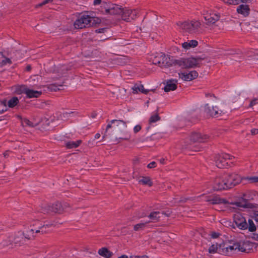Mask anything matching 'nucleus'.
<instances>
[{
	"instance_id": "nucleus-7",
	"label": "nucleus",
	"mask_w": 258,
	"mask_h": 258,
	"mask_svg": "<svg viewBox=\"0 0 258 258\" xmlns=\"http://www.w3.org/2000/svg\"><path fill=\"white\" fill-rule=\"evenodd\" d=\"M177 24L185 31L192 33L197 30L201 26V23L198 21H185L178 22Z\"/></svg>"
},
{
	"instance_id": "nucleus-34",
	"label": "nucleus",
	"mask_w": 258,
	"mask_h": 258,
	"mask_svg": "<svg viewBox=\"0 0 258 258\" xmlns=\"http://www.w3.org/2000/svg\"><path fill=\"white\" fill-rule=\"evenodd\" d=\"M27 90L28 88L25 85L19 86L16 88V92L18 94H21L22 93H25L26 94Z\"/></svg>"
},
{
	"instance_id": "nucleus-17",
	"label": "nucleus",
	"mask_w": 258,
	"mask_h": 258,
	"mask_svg": "<svg viewBox=\"0 0 258 258\" xmlns=\"http://www.w3.org/2000/svg\"><path fill=\"white\" fill-rule=\"evenodd\" d=\"M239 247V252H244L248 253L252 248V243L248 241H238Z\"/></svg>"
},
{
	"instance_id": "nucleus-56",
	"label": "nucleus",
	"mask_w": 258,
	"mask_h": 258,
	"mask_svg": "<svg viewBox=\"0 0 258 258\" xmlns=\"http://www.w3.org/2000/svg\"><path fill=\"white\" fill-rule=\"evenodd\" d=\"M96 116H97V113L95 112H93L91 114V117L92 118H95L96 117Z\"/></svg>"
},
{
	"instance_id": "nucleus-36",
	"label": "nucleus",
	"mask_w": 258,
	"mask_h": 258,
	"mask_svg": "<svg viewBox=\"0 0 258 258\" xmlns=\"http://www.w3.org/2000/svg\"><path fill=\"white\" fill-rule=\"evenodd\" d=\"M160 117L157 112L155 114L152 115L149 119V123H152L157 122L160 119Z\"/></svg>"
},
{
	"instance_id": "nucleus-5",
	"label": "nucleus",
	"mask_w": 258,
	"mask_h": 258,
	"mask_svg": "<svg viewBox=\"0 0 258 258\" xmlns=\"http://www.w3.org/2000/svg\"><path fill=\"white\" fill-rule=\"evenodd\" d=\"M233 158L232 156L226 153L216 155L215 157V162L217 167L219 168H227L228 165V160Z\"/></svg>"
},
{
	"instance_id": "nucleus-30",
	"label": "nucleus",
	"mask_w": 258,
	"mask_h": 258,
	"mask_svg": "<svg viewBox=\"0 0 258 258\" xmlns=\"http://www.w3.org/2000/svg\"><path fill=\"white\" fill-rule=\"evenodd\" d=\"M82 141L80 140L76 141H69L66 143L65 145L67 149H73L79 147Z\"/></svg>"
},
{
	"instance_id": "nucleus-61",
	"label": "nucleus",
	"mask_w": 258,
	"mask_h": 258,
	"mask_svg": "<svg viewBox=\"0 0 258 258\" xmlns=\"http://www.w3.org/2000/svg\"><path fill=\"white\" fill-rule=\"evenodd\" d=\"M254 220L257 222H258V214H255L254 215Z\"/></svg>"
},
{
	"instance_id": "nucleus-40",
	"label": "nucleus",
	"mask_w": 258,
	"mask_h": 258,
	"mask_svg": "<svg viewBox=\"0 0 258 258\" xmlns=\"http://www.w3.org/2000/svg\"><path fill=\"white\" fill-rule=\"evenodd\" d=\"M225 3L230 5H237L236 0H223Z\"/></svg>"
},
{
	"instance_id": "nucleus-37",
	"label": "nucleus",
	"mask_w": 258,
	"mask_h": 258,
	"mask_svg": "<svg viewBox=\"0 0 258 258\" xmlns=\"http://www.w3.org/2000/svg\"><path fill=\"white\" fill-rule=\"evenodd\" d=\"M52 226V224H46V225H43V226L39 227V229L36 230L35 233H45L46 232V230L45 229L46 227H48Z\"/></svg>"
},
{
	"instance_id": "nucleus-1",
	"label": "nucleus",
	"mask_w": 258,
	"mask_h": 258,
	"mask_svg": "<svg viewBox=\"0 0 258 258\" xmlns=\"http://www.w3.org/2000/svg\"><path fill=\"white\" fill-rule=\"evenodd\" d=\"M100 22L101 20L97 18L84 15L75 21L74 25L76 29H83L93 26Z\"/></svg>"
},
{
	"instance_id": "nucleus-53",
	"label": "nucleus",
	"mask_w": 258,
	"mask_h": 258,
	"mask_svg": "<svg viewBox=\"0 0 258 258\" xmlns=\"http://www.w3.org/2000/svg\"><path fill=\"white\" fill-rule=\"evenodd\" d=\"M131 258H149L148 256L144 255L142 256H131Z\"/></svg>"
},
{
	"instance_id": "nucleus-23",
	"label": "nucleus",
	"mask_w": 258,
	"mask_h": 258,
	"mask_svg": "<svg viewBox=\"0 0 258 258\" xmlns=\"http://www.w3.org/2000/svg\"><path fill=\"white\" fill-rule=\"evenodd\" d=\"M249 11V7L247 5H240L237 8V13L242 15L244 17H247L248 16Z\"/></svg>"
},
{
	"instance_id": "nucleus-58",
	"label": "nucleus",
	"mask_w": 258,
	"mask_h": 258,
	"mask_svg": "<svg viewBox=\"0 0 258 258\" xmlns=\"http://www.w3.org/2000/svg\"><path fill=\"white\" fill-rule=\"evenodd\" d=\"M100 137V134L99 133H97L95 135V139H97Z\"/></svg>"
},
{
	"instance_id": "nucleus-19",
	"label": "nucleus",
	"mask_w": 258,
	"mask_h": 258,
	"mask_svg": "<svg viewBox=\"0 0 258 258\" xmlns=\"http://www.w3.org/2000/svg\"><path fill=\"white\" fill-rule=\"evenodd\" d=\"M177 80L176 79H170L167 80L166 84L164 88V90L166 92L170 91H174L177 88Z\"/></svg>"
},
{
	"instance_id": "nucleus-60",
	"label": "nucleus",
	"mask_w": 258,
	"mask_h": 258,
	"mask_svg": "<svg viewBox=\"0 0 258 258\" xmlns=\"http://www.w3.org/2000/svg\"><path fill=\"white\" fill-rule=\"evenodd\" d=\"M118 258H128L127 255L125 254H123L120 256H119Z\"/></svg>"
},
{
	"instance_id": "nucleus-52",
	"label": "nucleus",
	"mask_w": 258,
	"mask_h": 258,
	"mask_svg": "<svg viewBox=\"0 0 258 258\" xmlns=\"http://www.w3.org/2000/svg\"><path fill=\"white\" fill-rule=\"evenodd\" d=\"M252 0H236L237 4L239 3V2H241L242 3H250Z\"/></svg>"
},
{
	"instance_id": "nucleus-59",
	"label": "nucleus",
	"mask_w": 258,
	"mask_h": 258,
	"mask_svg": "<svg viewBox=\"0 0 258 258\" xmlns=\"http://www.w3.org/2000/svg\"><path fill=\"white\" fill-rule=\"evenodd\" d=\"M107 136H108L107 133H106V131H105L104 135L102 137V140H104L105 139V138H106V137H107Z\"/></svg>"
},
{
	"instance_id": "nucleus-51",
	"label": "nucleus",
	"mask_w": 258,
	"mask_h": 258,
	"mask_svg": "<svg viewBox=\"0 0 258 258\" xmlns=\"http://www.w3.org/2000/svg\"><path fill=\"white\" fill-rule=\"evenodd\" d=\"M219 233L215 232H213L211 234V237L213 238H216L219 237Z\"/></svg>"
},
{
	"instance_id": "nucleus-31",
	"label": "nucleus",
	"mask_w": 258,
	"mask_h": 258,
	"mask_svg": "<svg viewBox=\"0 0 258 258\" xmlns=\"http://www.w3.org/2000/svg\"><path fill=\"white\" fill-rule=\"evenodd\" d=\"M160 212L159 211L152 212H151L148 217L153 222H156L159 220L160 218Z\"/></svg>"
},
{
	"instance_id": "nucleus-24",
	"label": "nucleus",
	"mask_w": 258,
	"mask_h": 258,
	"mask_svg": "<svg viewBox=\"0 0 258 258\" xmlns=\"http://www.w3.org/2000/svg\"><path fill=\"white\" fill-rule=\"evenodd\" d=\"M132 89L134 94L141 92L144 94H147L149 92V90L144 89L143 85L141 84H136L132 88Z\"/></svg>"
},
{
	"instance_id": "nucleus-16",
	"label": "nucleus",
	"mask_w": 258,
	"mask_h": 258,
	"mask_svg": "<svg viewBox=\"0 0 258 258\" xmlns=\"http://www.w3.org/2000/svg\"><path fill=\"white\" fill-rule=\"evenodd\" d=\"M180 78L184 81H190L196 79L198 76V73L196 71H192L188 73H178Z\"/></svg>"
},
{
	"instance_id": "nucleus-47",
	"label": "nucleus",
	"mask_w": 258,
	"mask_h": 258,
	"mask_svg": "<svg viewBox=\"0 0 258 258\" xmlns=\"http://www.w3.org/2000/svg\"><path fill=\"white\" fill-rule=\"evenodd\" d=\"M156 166V163L154 161H153V162L150 163L147 165V167L149 168H152L155 167Z\"/></svg>"
},
{
	"instance_id": "nucleus-3",
	"label": "nucleus",
	"mask_w": 258,
	"mask_h": 258,
	"mask_svg": "<svg viewBox=\"0 0 258 258\" xmlns=\"http://www.w3.org/2000/svg\"><path fill=\"white\" fill-rule=\"evenodd\" d=\"M111 123H113V127L116 132L123 133V136L119 138H116L115 141L117 143L120 142V140H128L131 136L127 132L124 131L126 128V123L122 120L113 119L111 120Z\"/></svg>"
},
{
	"instance_id": "nucleus-9",
	"label": "nucleus",
	"mask_w": 258,
	"mask_h": 258,
	"mask_svg": "<svg viewBox=\"0 0 258 258\" xmlns=\"http://www.w3.org/2000/svg\"><path fill=\"white\" fill-rule=\"evenodd\" d=\"M225 180L228 186V189L238 184L241 181V177L235 173L225 174Z\"/></svg>"
},
{
	"instance_id": "nucleus-21",
	"label": "nucleus",
	"mask_w": 258,
	"mask_h": 258,
	"mask_svg": "<svg viewBox=\"0 0 258 258\" xmlns=\"http://www.w3.org/2000/svg\"><path fill=\"white\" fill-rule=\"evenodd\" d=\"M204 18L207 24H213L219 20L220 15L215 13L207 14Z\"/></svg>"
},
{
	"instance_id": "nucleus-8",
	"label": "nucleus",
	"mask_w": 258,
	"mask_h": 258,
	"mask_svg": "<svg viewBox=\"0 0 258 258\" xmlns=\"http://www.w3.org/2000/svg\"><path fill=\"white\" fill-rule=\"evenodd\" d=\"M253 199L252 195L249 192H247L243 195L242 197L239 199L238 201L234 203V205L238 207L244 208H252L253 205L249 203L248 201Z\"/></svg>"
},
{
	"instance_id": "nucleus-29",
	"label": "nucleus",
	"mask_w": 258,
	"mask_h": 258,
	"mask_svg": "<svg viewBox=\"0 0 258 258\" xmlns=\"http://www.w3.org/2000/svg\"><path fill=\"white\" fill-rule=\"evenodd\" d=\"M27 91L26 95L29 98L33 97L37 98L39 97L42 94L41 91H35L29 89H28Z\"/></svg>"
},
{
	"instance_id": "nucleus-57",
	"label": "nucleus",
	"mask_w": 258,
	"mask_h": 258,
	"mask_svg": "<svg viewBox=\"0 0 258 258\" xmlns=\"http://www.w3.org/2000/svg\"><path fill=\"white\" fill-rule=\"evenodd\" d=\"M205 96H206V97H212V96L214 97V94H210V93H206L205 94Z\"/></svg>"
},
{
	"instance_id": "nucleus-28",
	"label": "nucleus",
	"mask_w": 258,
	"mask_h": 258,
	"mask_svg": "<svg viewBox=\"0 0 258 258\" xmlns=\"http://www.w3.org/2000/svg\"><path fill=\"white\" fill-rule=\"evenodd\" d=\"M198 44V42L196 40H191L189 42H185L182 43V47L185 49H188L190 48L196 47Z\"/></svg>"
},
{
	"instance_id": "nucleus-42",
	"label": "nucleus",
	"mask_w": 258,
	"mask_h": 258,
	"mask_svg": "<svg viewBox=\"0 0 258 258\" xmlns=\"http://www.w3.org/2000/svg\"><path fill=\"white\" fill-rule=\"evenodd\" d=\"M249 180L252 183L258 182V177H251L249 178Z\"/></svg>"
},
{
	"instance_id": "nucleus-45",
	"label": "nucleus",
	"mask_w": 258,
	"mask_h": 258,
	"mask_svg": "<svg viewBox=\"0 0 258 258\" xmlns=\"http://www.w3.org/2000/svg\"><path fill=\"white\" fill-rule=\"evenodd\" d=\"M107 30L106 28H102L95 30L96 33H104Z\"/></svg>"
},
{
	"instance_id": "nucleus-62",
	"label": "nucleus",
	"mask_w": 258,
	"mask_h": 258,
	"mask_svg": "<svg viewBox=\"0 0 258 258\" xmlns=\"http://www.w3.org/2000/svg\"><path fill=\"white\" fill-rule=\"evenodd\" d=\"M31 69V67L30 65H28L27 67H26V70L27 71H30Z\"/></svg>"
},
{
	"instance_id": "nucleus-54",
	"label": "nucleus",
	"mask_w": 258,
	"mask_h": 258,
	"mask_svg": "<svg viewBox=\"0 0 258 258\" xmlns=\"http://www.w3.org/2000/svg\"><path fill=\"white\" fill-rule=\"evenodd\" d=\"M10 153H11V152L10 151H6L5 153H4V156L5 158L8 157L9 156V155H10Z\"/></svg>"
},
{
	"instance_id": "nucleus-13",
	"label": "nucleus",
	"mask_w": 258,
	"mask_h": 258,
	"mask_svg": "<svg viewBox=\"0 0 258 258\" xmlns=\"http://www.w3.org/2000/svg\"><path fill=\"white\" fill-rule=\"evenodd\" d=\"M213 187L215 190H222L228 189V186L225 180L224 175L217 177L213 182Z\"/></svg>"
},
{
	"instance_id": "nucleus-18",
	"label": "nucleus",
	"mask_w": 258,
	"mask_h": 258,
	"mask_svg": "<svg viewBox=\"0 0 258 258\" xmlns=\"http://www.w3.org/2000/svg\"><path fill=\"white\" fill-rule=\"evenodd\" d=\"M161 59L160 60H158L157 61V63L158 64L161 63V61H162V64L164 66L169 67L170 66H172L173 65L174 66V64L173 63V61L174 60H176V59H170V57L168 56H166L164 54H162L161 56ZM155 63H156V62H154Z\"/></svg>"
},
{
	"instance_id": "nucleus-20",
	"label": "nucleus",
	"mask_w": 258,
	"mask_h": 258,
	"mask_svg": "<svg viewBox=\"0 0 258 258\" xmlns=\"http://www.w3.org/2000/svg\"><path fill=\"white\" fill-rule=\"evenodd\" d=\"M25 238L29 239L25 236L23 233L18 232V233L15 236L13 240V242L15 246H20L21 244L24 243L25 241Z\"/></svg>"
},
{
	"instance_id": "nucleus-63",
	"label": "nucleus",
	"mask_w": 258,
	"mask_h": 258,
	"mask_svg": "<svg viewBox=\"0 0 258 258\" xmlns=\"http://www.w3.org/2000/svg\"><path fill=\"white\" fill-rule=\"evenodd\" d=\"M162 214L165 215L167 217L169 216V215H170V213L167 214V213H166L165 212H164V211L162 212Z\"/></svg>"
},
{
	"instance_id": "nucleus-25",
	"label": "nucleus",
	"mask_w": 258,
	"mask_h": 258,
	"mask_svg": "<svg viewBox=\"0 0 258 258\" xmlns=\"http://www.w3.org/2000/svg\"><path fill=\"white\" fill-rule=\"evenodd\" d=\"M248 222L249 223V231L250 232L255 231V233L253 234V238L256 240H258V226H256L252 220L250 219H248Z\"/></svg>"
},
{
	"instance_id": "nucleus-4",
	"label": "nucleus",
	"mask_w": 258,
	"mask_h": 258,
	"mask_svg": "<svg viewBox=\"0 0 258 258\" xmlns=\"http://www.w3.org/2000/svg\"><path fill=\"white\" fill-rule=\"evenodd\" d=\"M63 210L61 203L57 202L52 205L45 204L41 206L39 210L40 212L43 213H50L51 212L60 213Z\"/></svg>"
},
{
	"instance_id": "nucleus-32",
	"label": "nucleus",
	"mask_w": 258,
	"mask_h": 258,
	"mask_svg": "<svg viewBox=\"0 0 258 258\" xmlns=\"http://www.w3.org/2000/svg\"><path fill=\"white\" fill-rule=\"evenodd\" d=\"M139 183L143 185H147L149 186H151L153 185L152 181L151 180L150 178L148 176H143L142 179L139 180Z\"/></svg>"
},
{
	"instance_id": "nucleus-43",
	"label": "nucleus",
	"mask_w": 258,
	"mask_h": 258,
	"mask_svg": "<svg viewBox=\"0 0 258 258\" xmlns=\"http://www.w3.org/2000/svg\"><path fill=\"white\" fill-rule=\"evenodd\" d=\"M187 149L192 150L195 152H197L200 151L199 148L198 147H191V146H188L187 147Z\"/></svg>"
},
{
	"instance_id": "nucleus-39",
	"label": "nucleus",
	"mask_w": 258,
	"mask_h": 258,
	"mask_svg": "<svg viewBox=\"0 0 258 258\" xmlns=\"http://www.w3.org/2000/svg\"><path fill=\"white\" fill-rule=\"evenodd\" d=\"M7 63L11 64L12 61L9 58H6L5 59L3 60L1 62L2 66L6 65Z\"/></svg>"
},
{
	"instance_id": "nucleus-55",
	"label": "nucleus",
	"mask_w": 258,
	"mask_h": 258,
	"mask_svg": "<svg viewBox=\"0 0 258 258\" xmlns=\"http://www.w3.org/2000/svg\"><path fill=\"white\" fill-rule=\"evenodd\" d=\"M101 0H94V5H99V4H101Z\"/></svg>"
},
{
	"instance_id": "nucleus-50",
	"label": "nucleus",
	"mask_w": 258,
	"mask_h": 258,
	"mask_svg": "<svg viewBox=\"0 0 258 258\" xmlns=\"http://www.w3.org/2000/svg\"><path fill=\"white\" fill-rule=\"evenodd\" d=\"M251 134L252 135H255L258 134V129L257 128H252L250 131Z\"/></svg>"
},
{
	"instance_id": "nucleus-64",
	"label": "nucleus",
	"mask_w": 258,
	"mask_h": 258,
	"mask_svg": "<svg viewBox=\"0 0 258 258\" xmlns=\"http://www.w3.org/2000/svg\"><path fill=\"white\" fill-rule=\"evenodd\" d=\"M164 161H165V160H164V159H163V158H162V159H160V163H162V164H164Z\"/></svg>"
},
{
	"instance_id": "nucleus-22",
	"label": "nucleus",
	"mask_w": 258,
	"mask_h": 258,
	"mask_svg": "<svg viewBox=\"0 0 258 258\" xmlns=\"http://www.w3.org/2000/svg\"><path fill=\"white\" fill-rule=\"evenodd\" d=\"M207 201L213 205L221 204H226L228 203V202L226 199L221 198L218 196H215L210 198L207 200Z\"/></svg>"
},
{
	"instance_id": "nucleus-14",
	"label": "nucleus",
	"mask_w": 258,
	"mask_h": 258,
	"mask_svg": "<svg viewBox=\"0 0 258 258\" xmlns=\"http://www.w3.org/2000/svg\"><path fill=\"white\" fill-rule=\"evenodd\" d=\"M210 139V136L200 133H192L190 136V140L194 143H205Z\"/></svg>"
},
{
	"instance_id": "nucleus-11",
	"label": "nucleus",
	"mask_w": 258,
	"mask_h": 258,
	"mask_svg": "<svg viewBox=\"0 0 258 258\" xmlns=\"http://www.w3.org/2000/svg\"><path fill=\"white\" fill-rule=\"evenodd\" d=\"M204 112L208 116L215 118L219 117L225 113L223 110H220L217 106H210L209 104L205 105Z\"/></svg>"
},
{
	"instance_id": "nucleus-12",
	"label": "nucleus",
	"mask_w": 258,
	"mask_h": 258,
	"mask_svg": "<svg viewBox=\"0 0 258 258\" xmlns=\"http://www.w3.org/2000/svg\"><path fill=\"white\" fill-rule=\"evenodd\" d=\"M230 244L227 243H222L221 247H222V252L223 255H229L233 251H237L239 252V247L238 241H231L229 242Z\"/></svg>"
},
{
	"instance_id": "nucleus-48",
	"label": "nucleus",
	"mask_w": 258,
	"mask_h": 258,
	"mask_svg": "<svg viewBox=\"0 0 258 258\" xmlns=\"http://www.w3.org/2000/svg\"><path fill=\"white\" fill-rule=\"evenodd\" d=\"M52 0H44L41 4L39 5V6H42L44 5H46L48 3L52 2Z\"/></svg>"
},
{
	"instance_id": "nucleus-10",
	"label": "nucleus",
	"mask_w": 258,
	"mask_h": 258,
	"mask_svg": "<svg viewBox=\"0 0 258 258\" xmlns=\"http://www.w3.org/2000/svg\"><path fill=\"white\" fill-rule=\"evenodd\" d=\"M233 221L237 227L241 230H249V223L247 222L245 218L240 213L233 215Z\"/></svg>"
},
{
	"instance_id": "nucleus-49",
	"label": "nucleus",
	"mask_w": 258,
	"mask_h": 258,
	"mask_svg": "<svg viewBox=\"0 0 258 258\" xmlns=\"http://www.w3.org/2000/svg\"><path fill=\"white\" fill-rule=\"evenodd\" d=\"M111 127H113V123H111V121H110L108 124L106 126V133H107L108 130Z\"/></svg>"
},
{
	"instance_id": "nucleus-46",
	"label": "nucleus",
	"mask_w": 258,
	"mask_h": 258,
	"mask_svg": "<svg viewBox=\"0 0 258 258\" xmlns=\"http://www.w3.org/2000/svg\"><path fill=\"white\" fill-rule=\"evenodd\" d=\"M141 128L142 127L140 125H137L134 128V132L135 133H137L139 132L141 130Z\"/></svg>"
},
{
	"instance_id": "nucleus-41",
	"label": "nucleus",
	"mask_w": 258,
	"mask_h": 258,
	"mask_svg": "<svg viewBox=\"0 0 258 258\" xmlns=\"http://www.w3.org/2000/svg\"><path fill=\"white\" fill-rule=\"evenodd\" d=\"M73 112H64L61 115V117L62 118H68V117H69L70 116L71 114H73Z\"/></svg>"
},
{
	"instance_id": "nucleus-27",
	"label": "nucleus",
	"mask_w": 258,
	"mask_h": 258,
	"mask_svg": "<svg viewBox=\"0 0 258 258\" xmlns=\"http://www.w3.org/2000/svg\"><path fill=\"white\" fill-rule=\"evenodd\" d=\"M98 252L100 255L105 258H110L113 254V253L106 247L99 249Z\"/></svg>"
},
{
	"instance_id": "nucleus-15",
	"label": "nucleus",
	"mask_w": 258,
	"mask_h": 258,
	"mask_svg": "<svg viewBox=\"0 0 258 258\" xmlns=\"http://www.w3.org/2000/svg\"><path fill=\"white\" fill-rule=\"evenodd\" d=\"M122 12H121L120 15L122 20L129 22L136 18L137 14L136 10H132L126 8H122Z\"/></svg>"
},
{
	"instance_id": "nucleus-35",
	"label": "nucleus",
	"mask_w": 258,
	"mask_h": 258,
	"mask_svg": "<svg viewBox=\"0 0 258 258\" xmlns=\"http://www.w3.org/2000/svg\"><path fill=\"white\" fill-rule=\"evenodd\" d=\"M148 223L149 222L140 223L136 224L134 226V230L136 231L143 230L145 227L146 223Z\"/></svg>"
},
{
	"instance_id": "nucleus-6",
	"label": "nucleus",
	"mask_w": 258,
	"mask_h": 258,
	"mask_svg": "<svg viewBox=\"0 0 258 258\" xmlns=\"http://www.w3.org/2000/svg\"><path fill=\"white\" fill-rule=\"evenodd\" d=\"M102 5V7L104 9L105 14L120 15L121 12H122L121 7L116 4L103 2Z\"/></svg>"
},
{
	"instance_id": "nucleus-26",
	"label": "nucleus",
	"mask_w": 258,
	"mask_h": 258,
	"mask_svg": "<svg viewBox=\"0 0 258 258\" xmlns=\"http://www.w3.org/2000/svg\"><path fill=\"white\" fill-rule=\"evenodd\" d=\"M221 243L219 244L217 243L216 244H213L209 248L208 251L210 253H215L217 252L219 254H222V252H221V251H222V247H221Z\"/></svg>"
},
{
	"instance_id": "nucleus-33",
	"label": "nucleus",
	"mask_w": 258,
	"mask_h": 258,
	"mask_svg": "<svg viewBox=\"0 0 258 258\" xmlns=\"http://www.w3.org/2000/svg\"><path fill=\"white\" fill-rule=\"evenodd\" d=\"M19 102L18 97L14 96L8 101V105L10 108H13L18 104Z\"/></svg>"
},
{
	"instance_id": "nucleus-2",
	"label": "nucleus",
	"mask_w": 258,
	"mask_h": 258,
	"mask_svg": "<svg viewBox=\"0 0 258 258\" xmlns=\"http://www.w3.org/2000/svg\"><path fill=\"white\" fill-rule=\"evenodd\" d=\"M202 59L200 57H191L187 58H181L178 60H174L173 62L174 66H177L182 69H189L198 66Z\"/></svg>"
},
{
	"instance_id": "nucleus-44",
	"label": "nucleus",
	"mask_w": 258,
	"mask_h": 258,
	"mask_svg": "<svg viewBox=\"0 0 258 258\" xmlns=\"http://www.w3.org/2000/svg\"><path fill=\"white\" fill-rule=\"evenodd\" d=\"M257 103H258V99L254 98L251 101L249 106V107H252L254 105L256 104Z\"/></svg>"
},
{
	"instance_id": "nucleus-38",
	"label": "nucleus",
	"mask_w": 258,
	"mask_h": 258,
	"mask_svg": "<svg viewBox=\"0 0 258 258\" xmlns=\"http://www.w3.org/2000/svg\"><path fill=\"white\" fill-rule=\"evenodd\" d=\"M23 121L24 123H25L26 125H27L29 126L34 127L35 126V125H34L32 122H31V121H30L29 119H28L27 118H24Z\"/></svg>"
}]
</instances>
